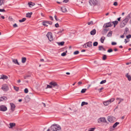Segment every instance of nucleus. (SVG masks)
Masks as SVG:
<instances>
[{"label": "nucleus", "mask_w": 131, "mask_h": 131, "mask_svg": "<svg viewBox=\"0 0 131 131\" xmlns=\"http://www.w3.org/2000/svg\"><path fill=\"white\" fill-rule=\"evenodd\" d=\"M51 129L53 131H57L60 130L61 127L58 125H52L51 127Z\"/></svg>", "instance_id": "nucleus-1"}, {"label": "nucleus", "mask_w": 131, "mask_h": 131, "mask_svg": "<svg viewBox=\"0 0 131 131\" xmlns=\"http://www.w3.org/2000/svg\"><path fill=\"white\" fill-rule=\"evenodd\" d=\"M89 4L91 6H95L97 4V1L96 0H90L89 1Z\"/></svg>", "instance_id": "nucleus-2"}, {"label": "nucleus", "mask_w": 131, "mask_h": 131, "mask_svg": "<svg viewBox=\"0 0 131 131\" xmlns=\"http://www.w3.org/2000/svg\"><path fill=\"white\" fill-rule=\"evenodd\" d=\"M46 36L50 41H51L53 40L52 33L51 32H48L46 35Z\"/></svg>", "instance_id": "nucleus-3"}, {"label": "nucleus", "mask_w": 131, "mask_h": 131, "mask_svg": "<svg viewBox=\"0 0 131 131\" xmlns=\"http://www.w3.org/2000/svg\"><path fill=\"white\" fill-rule=\"evenodd\" d=\"M49 84L52 86V87H56L57 89L58 88L59 85L57 84V83L54 81H52L50 82Z\"/></svg>", "instance_id": "nucleus-4"}, {"label": "nucleus", "mask_w": 131, "mask_h": 131, "mask_svg": "<svg viewBox=\"0 0 131 131\" xmlns=\"http://www.w3.org/2000/svg\"><path fill=\"white\" fill-rule=\"evenodd\" d=\"M113 25V24L112 22H110L105 24L103 26V27L106 28L112 26Z\"/></svg>", "instance_id": "nucleus-5"}, {"label": "nucleus", "mask_w": 131, "mask_h": 131, "mask_svg": "<svg viewBox=\"0 0 131 131\" xmlns=\"http://www.w3.org/2000/svg\"><path fill=\"white\" fill-rule=\"evenodd\" d=\"M115 118L113 116H110L108 117L107 120L110 122L113 123L114 121Z\"/></svg>", "instance_id": "nucleus-6"}, {"label": "nucleus", "mask_w": 131, "mask_h": 131, "mask_svg": "<svg viewBox=\"0 0 131 131\" xmlns=\"http://www.w3.org/2000/svg\"><path fill=\"white\" fill-rule=\"evenodd\" d=\"M98 123H106V121L105 118L101 117L98 119Z\"/></svg>", "instance_id": "nucleus-7"}, {"label": "nucleus", "mask_w": 131, "mask_h": 131, "mask_svg": "<svg viewBox=\"0 0 131 131\" xmlns=\"http://www.w3.org/2000/svg\"><path fill=\"white\" fill-rule=\"evenodd\" d=\"M10 104L11 107L10 109L12 112H13L15 110L16 106L13 103H10Z\"/></svg>", "instance_id": "nucleus-8"}, {"label": "nucleus", "mask_w": 131, "mask_h": 131, "mask_svg": "<svg viewBox=\"0 0 131 131\" xmlns=\"http://www.w3.org/2000/svg\"><path fill=\"white\" fill-rule=\"evenodd\" d=\"M1 89L4 91H7L8 89V87L6 84H3L2 85Z\"/></svg>", "instance_id": "nucleus-9"}, {"label": "nucleus", "mask_w": 131, "mask_h": 131, "mask_svg": "<svg viewBox=\"0 0 131 131\" xmlns=\"http://www.w3.org/2000/svg\"><path fill=\"white\" fill-rule=\"evenodd\" d=\"M7 110V107L4 105H2L0 106V111H5Z\"/></svg>", "instance_id": "nucleus-10"}, {"label": "nucleus", "mask_w": 131, "mask_h": 131, "mask_svg": "<svg viewBox=\"0 0 131 131\" xmlns=\"http://www.w3.org/2000/svg\"><path fill=\"white\" fill-rule=\"evenodd\" d=\"M1 77L0 78V79H3L4 80L7 79L8 77L7 76L4 74H2L1 75Z\"/></svg>", "instance_id": "nucleus-11"}, {"label": "nucleus", "mask_w": 131, "mask_h": 131, "mask_svg": "<svg viewBox=\"0 0 131 131\" xmlns=\"http://www.w3.org/2000/svg\"><path fill=\"white\" fill-rule=\"evenodd\" d=\"M109 29L106 28H104L103 29V30L102 32V34H105L107 32V31H108Z\"/></svg>", "instance_id": "nucleus-12"}, {"label": "nucleus", "mask_w": 131, "mask_h": 131, "mask_svg": "<svg viewBox=\"0 0 131 131\" xmlns=\"http://www.w3.org/2000/svg\"><path fill=\"white\" fill-rule=\"evenodd\" d=\"M61 10L63 12H66L67 11V9L65 6H63L61 8Z\"/></svg>", "instance_id": "nucleus-13"}, {"label": "nucleus", "mask_w": 131, "mask_h": 131, "mask_svg": "<svg viewBox=\"0 0 131 131\" xmlns=\"http://www.w3.org/2000/svg\"><path fill=\"white\" fill-rule=\"evenodd\" d=\"M15 124L13 123H10L9 124L10 126L9 127V128H12L13 127L15 126Z\"/></svg>", "instance_id": "nucleus-14"}, {"label": "nucleus", "mask_w": 131, "mask_h": 131, "mask_svg": "<svg viewBox=\"0 0 131 131\" xmlns=\"http://www.w3.org/2000/svg\"><path fill=\"white\" fill-rule=\"evenodd\" d=\"M96 30L94 29L90 32V34L91 35H94L96 34Z\"/></svg>", "instance_id": "nucleus-15"}, {"label": "nucleus", "mask_w": 131, "mask_h": 131, "mask_svg": "<svg viewBox=\"0 0 131 131\" xmlns=\"http://www.w3.org/2000/svg\"><path fill=\"white\" fill-rule=\"evenodd\" d=\"M86 44L88 47H91L92 46V42L91 41H89L87 42Z\"/></svg>", "instance_id": "nucleus-16"}, {"label": "nucleus", "mask_w": 131, "mask_h": 131, "mask_svg": "<svg viewBox=\"0 0 131 131\" xmlns=\"http://www.w3.org/2000/svg\"><path fill=\"white\" fill-rule=\"evenodd\" d=\"M7 98L6 97L4 96L1 97H0V101L6 100Z\"/></svg>", "instance_id": "nucleus-17"}, {"label": "nucleus", "mask_w": 131, "mask_h": 131, "mask_svg": "<svg viewBox=\"0 0 131 131\" xmlns=\"http://www.w3.org/2000/svg\"><path fill=\"white\" fill-rule=\"evenodd\" d=\"M12 61L15 64L19 65V63L18 62L17 60L16 59H12Z\"/></svg>", "instance_id": "nucleus-18"}, {"label": "nucleus", "mask_w": 131, "mask_h": 131, "mask_svg": "<svg viewBox=\"0 0 131 131\" xmlns=\"http://www.w3.org/2000/svg\"><path fill=\"white\" fill-rule=\"evenodd\" d=\"M110 103L108 100L104 101L103 102L105 106H107Z\"/></svg>", "instance_id": "nucleus-19"}, {"label": "nucleus", "mask_w": 131, "mask_h": 131, "mask_svg": "<svg viewBox=\"0 0 131 131\" xmlns=\"http://www.w3.org/2000/svg\"><path fill=\"white\" fill-rule=\"evenodd\" d=\"M32 14V12L28 13L26 14V17H28L30 18Z\"/></svg>", "instance_id": "nucleus-20"}, {"label": "nucleus", "mask_w": 131, "mask_h": 131, "mask_svg": "<svg viewBox=\"0 0 131 131\" xmlns=\"http://www.w3.org/2000/svg\"><path fill=\"white\" fill-rule=\"evenodd\" d=\"M129 30L128 28L127 27H126L125 29L124 32V34L126 35L127 34L128 32H129Z\"/></svg>", "instance_id": "nucleus-21"}, {"label": "nucleus", "mask_w": 131, "mask_h": 131, "mask_svg": "<svg viewBox=\"0 0 131 131\" xmlns=\"http://www.w3.org/2000/svg\"><path fill=\"white\" fill-rule=\"evenodd\" d=\"M103 50L104 51H105V49L103 48L102 46H99V50Z\"/></svg>", "instance_id": "nucleus-22"}, {"label": "nucleus", "mask_w": 131, "mask_h": 131, "mask_svg": "<svg viewBox=\"0 0 131 131\" xmlns=\"http://www.w3.org/2000/svg\"><path fill=\"white\" fill-rule=\"evenodd\" d=\"M116 100H119V102H118V104H120L121 102L123 101L124 100L123 99H121V98H118V97L116 99Z\"/></svg>", "instance_id": "nucleus-23"}, {"label": "nucleus", "mask_w": 131, "mask_h": 131, "mask_svg": "<svg viewBox=\"0 0 131 131\" xmlns=\"http://www.w3.org/2000/svg\"><path fill=\"white\" fill-rule=\"evenodd\" d=\"M44 23H46V24L51 25L52 24V22L50 21H44Z\"/></svg>", "instance_id": "nucleus-24"}, {"label": "nucleus", "mask_w": 131, "mask_h": 131, "mask_svg": "<svg viewBox=\"0 0 131 131\" xmlns=\"http://www.w3.org/2000/svg\"><path fill=\"white\" fill-rule=\"evenodd\" d=\"M26 59L25 57H22L21 59V62L23 63H25L26 62Z\"/></svg>", "instance_id": "nucleus-25"}, {"label": "nucleus", "mask_w": 131, "mask_h": 131, "mask_svg": "<svg viewBox=\"0 0 131 131\" xmlns=\"http://www.w3.org/2000/svg\"><path fill=\"white\" fill-rule=\"evenodd\" d=\"M28 4L30 7H31L32 6H34L35 4L34 3L30 2H29Z\"/></svg>", "instance_id": "nucleus-26"}, {"label": "nucleus", "mask_w": 131, "mask_h": 131, "mask_svg": "<svg viewBox=\"0 0 131 131\" xmlns=\"http://www.w3.org/2000/svg\"><path fill=\"white\" fill-rule=\"evenodd\" d=\"M119 124V123L118 122H116L113 125V128H115Z\"/></svg>", "instance_id": "nucleus-27"}, {"label": "nucleus", "mask_w": 131, "mask_h": 131, "mask_svg": "<svg viewBox=\"0 0 131 131\" xmlns=\"http://www.w3.org/2000/svg\"><path fill=\"white\" fill-rule=\"evenodd\" d=\"M112 31H111L109 32L107 35V36L108 37H111L112 36Z\"/></svg>", "instance_id": "nucleus-28"}, {"label": "nucleus", "mask_w": 131, "mask_h": 131, "mask_svg": "<svg viewBox=\"0 0 131 131\" xmlns=\"http://www.w3.org/2000/svg\"><path fill=\"white\" fill-rule=\"evenodd\" d=\"M126 77L128 78V80L129 81L131 80V77L130 75H128V74L127 73L126 75Z\"/></svg>", "instance_id": "nucleus-29"}, {"label": "nucleus", "mask_w": 131, "mask_h": 131, "mask_svg": "<svg viewBox=\"0 0 131 131\" xmlns=\"http://www.w3.org/2000/svg\"><path fill=\"white\" fill-rule=\"evenodd\" d=\"M105 38L104 36L102 37L100 39L102 43H103Z\"/></svg>", "instance_id": "nucleus-30"}, {"label": "nucleus", "mask_w": 131, "mask_h": 131, "mask_svg": "<svg viewBox=\"0 0 131 131\" xmlns=\"http://www.w3.org/2000/svg\"><path fill=\"white\" fill-rule=\"evenodd\" d=\"M118 23V22L117 21H113L112 23V24H113L114 25V27H115V26Z\"/></svg>", "instance_id": "nucleus-31"}, {"label": "nucleus", "mask_w": 131, "mask_h": 131, "mask_svg": "<svg viewBox=\"0 0 131 131\" xmlns=\"http://www.w3.org/2000/svg\"><path fill=\"white\" fill-rule=\"evenodd\" d=\"M64 43V41H62L59 42H58V45L59 46H63V45Z\"/></svg>", "instance_id": "nucleus-32"}, {"label": "nucleus", "mask_w": 131, "mask_h": 131, "mask_svg": "<svg viewBox=\"0 0 131 131\" xmlns=\"http://www.w3.org/2000/svg\"><path fill=\"white\" fill-rule=\"evenodd\" d=\"M124 21H122L120 24V27H123L125 25V24L123 23Z\"/></svg>", "instance_id": "nucleus-33"}, {"label": "nucleus", "mask_w": 131, "mask_h": 131, "mask_svg": "<svg viewBox=\"0 0 131 131\" xmlns=\"http://www.w3.org/2000/svg\"><path fill=\"white\" fill-rule=\"evenodd\" d=\"M26 19V18H23L21 20H19V21L20 23H22L25 21Z\"/></svg>", "instance_id": "nucleus-34"}, {"label": "nucleus", "mask_w": 131, "mask_h": 131, "mask_svg": "<svg viewBox=\"0 0 131 131\" xmlns=\"http://www.w3.org/2000/svg\"><path fill=\"white\" fill-rule=\"evenodd\" d=\"M67 51H66L63 52L61 54V56H64L66 55V53Z\"/></svg>", "instance_id": "nucleus-35"}, {"label": "nucleus", "mask_w": 131, "mask_h": 131, "mask_svg": "<svg viewBox=\"0 0 131 131\" xmlns=\"http://www.w3.org/2000/svg\"><path fill=\"white\" fill-rule=\"evenodd\" d=\"M88 104V103L87 102H82L81 104V106H83L84 105H87Z\"/></svg>", "instance_id": "nucleus-36"}, {"label": "nucleus", "mask_w": 131, "mask_h": 131, "mask_svg": "<svg viewBox=\"0 0 131 131\" xmlns=\"http://www.w3.org/2000/svg\"><path fill=\"white\" fill-rule=\"evenodd\" d=\"M115 100V99L114 98H112L108 100L110 102V103H111L112 102H113Z\"/></svg>", "instance_id": "nucleus-37"}, {"label": "nucleus", "mask_w": 131, "mask_h": 131, "mask_svg": "<svg viewBox=\"0 0 131 131\" xmlns=\"http://www.w3.org/2000/svg\"><path fill=\"white\" fill-rule=\"evenodd\" d=\"M107 57L105 55H103V57L102 58L103 60H105L106 59Z\"/></svg>", "instance_id": "nucleus-38"}, {"label": "nucleus", "mask_w": 131, "mask_h": 131, "mask_svg": "<svg viewBox=\"0 0 131 131\" xmlns=\"http://www.w3.org/2000/svg\"><path fill=\"white\" fill-rule=\"evenodd\" d=\"M95 128V127L90 128L89 129L88 131H94Z\"/></svg>", "instance_id": "nucleus-39"}, {"label": "nucleus", "mask_w": 131, "mask_h": 131, "mask_svg": "<svg viewBox=\"0 0 131 131\" xmlns=\"http://www.w3.org/2000/svg\"><path fill=\"white\" fill-rule=\"evenodd\" d=\"M98 44V43L97 42H94L93 43V45L94 46H97Z\"/></svg>", "instance_id": "nucleus-40"}, {"label": "nucleus", "mask_w": 131, "mask_h": 131, "mask_svg": "<svg viewBox=\"0 0 131 131\" xmlns=\"http://www.w3.org/2000/svg\"><path fill=\"white\" fill-rule=\"evenodd\" d=\"M4 2V0H0V5L1 6L2 4H3Z\"/></svg>", "instance_id": "nucleus-41"}, {"label": "nucleus", "mask_w": 131, "mask_h": 131, "mask_svg": "<svg viewBox=\"0 0 131 131\" xmlns=\"http://www.w3.org/2000/svg\"><path fill=\"white\" fill-rule=\"evenodd\" d=\"M86 89H82L81 92V93H84L86 91Z\"/></svg>", "instance_id": "nucleus-42"}, {"label": "nucleus", "mask_w": 131, "mask_h": 131, "mask_svg": "<svg viewBox=\"0 0 131 131\" xmlns=\"http://www.w3.org/2000/svg\"><path fill=\"white\" fill-rule=\"evenodd\" d=\"M14 89L17 91H18L19 90V88L18 87L14 86Z\"/></svg>", "instance_id": "nucleus-43"}, {"label": "nucleus", "mask_w": 131, "mask_h": 131, "mask_svg": "<svg viewBox=\"0 0 131 131\" xmlns=\"http://www.w3.org/2000/svg\"><path fill=\"white\" fill-rule=\"evenodd\" d=\"M88 25H93V21H91L90 22H88Z\"/></svg>", "instance_id": "nucleus-44"}, {"label": "nucleus", "mask_w": 131, "mask_h": 131, "mask_svg": "<svg viewBox=\"0 0 131 131\" xmlns=\"http://www.w3.org/2000/svg\"><path fill=\"white\" fill-rule=\"evenodd\" d=\"M52 88V86L50 85H47L46 89L47 88Z\"/></svg>", "instance_id": "nucleus-45"}, {"label": "nucleus", "mask_w": 131, "mask_h": 131, "mask_svg": "<svg viewBox=\"0 0 131 131\" xmlns=\"http://www.w3.org/2000/svg\"><path fill=\"white\" fill-rule=\"evenodd\" d=\"M42 25L43 26H46V27L48 26V24H46V23H44V21L42 22Z\"/></svg>", "instance_id": "nucleus-46"}, {"label": "nucleus", "mask_w": 131, "mask_h": 131, "mask_svg": "<svg viewBox=\"0 0 131 131\" xmlns=\"http://www.w3.org/2000/svg\"><path fill=\"white\" fill-rule=\"evenodd\" d=\"M128 18H125L124 20H123V21H125V23H126V24L127 23V22L128 21Z\"/></svg>", "instance_id": "nucleus-47"}, {"label": "nucleus", "mask_w": 131, "mask_h": 131, "mask_svg": "<svg viewBox=\"0 0 131 131\" xmlns=\"http://www.w3.org/2000/svg\"><path fill=\"white\" fill-rule=\"evenodd\" d=\"M63 29H60L59 31L58 32V34H60V33L62 32L63 31Z\"/></svg>", "instance_id": "nucleus-48"}, {"label": "nucleus", "mask_w": 131, "mask_h": 131, "mask_svg": "<svg viewBox=\"0 0 131 131\" xmlns=\"http://www.w3.org/2000/svg\"><path fill=\"white\" fill-rule=\"evenodd\" d=\"M79 53V52L78 51H75L74 53V54L75 55H76L78 54Z\"/></svg>", "instance_id": "nucleus-49"}, {"label": "nucleus", "mask_w": 131, "mask_h": 131, "mask_svg": "<svg viewBox=\"0 0 131 131\" xmlns=\"http://www.w3.org/2000/svg\"><path fill=\"white\" fill-rule=\"evenodd\" d=\"M28 91L27 89L26 88L24 90V92L25 93H27L28 92Z\"/></svg>", "instance_id": "nucleus-50"}, {"label": "nucleus", "mask_w": 131, "mask_h": 131, "mask_svg": "<svg viewBox=\"0 0 131 131\" xmlns=\"http://www.w3.org/2000/svg\"><path fill=\"white\" fill-rule=\"evenodd\" d=\"M106 81L105 80H102L100 83V84H103V83H105L106 82Z\"/></svg>", "instance_id": "nucleus-51"}, {"label": "nucleus", "mask_w": 131, "mask_h": 131, "mask_svg": "<svg viewBox=\"0 0 131 131\" xmlns=\"http://www.w3.org/2000/svg\"><path fill=\"white\" fill-rule=\"evenodd\" d=\"M54 17L56 20L58 21H60V20L57 18V17L56 15H55L54 16Z\"/></svg>", "instance_id": "nucleus-52"}, {"label": "nucleus", "mask_w": 131, "mask_h": 131, "mask_svg": "<svg viewBox=\"0 0 131 131\" xmlns=\"http://www.w3.org/2000/svg\"><path fill=\"white\" fill-rule=\"evenodd\" d=\"M112 51H113V50H112V49H108L107 51V52H109V53L112 52Z\"/></svg>", "instance_id": "nucleus-53"}, {"label": "nucleus", "mask_w": 131, "mask_h": 131, "mask_svg": "<svg viewBox=\"0 0 131 131\" xmlns=\"http://www.w3.org/2000/svg\"><path fill=\"white\" fill-rule=\"evenodd\" d=\"M131 37V35H129L126 36V38L127 39L130 38Z\"/></svg>", "instance_id": "nucleus-54"}, {"label": "nucleus", "mask_w": 131, "mask_h": 131, "mask_svg": "<svg viewBox=\"0 0 131 131\" xmlns=\"http://www.w3.org/2000/svg\"><path fill=\"white\" fill-rule=\"evenodd\" d=\"M116 44V43L115 42H113L112 43V45H115Z\"/></svg>", "instance_id": "nucleus-55"}, {"label": "nucleus", "mask_w": 131, "mask_h": 131, "mask_svg": "<svg viewBox=\"0 0 131 131\" xmlns=\"http://www.w3.org/2000/svg\"><path fill=\"white\" fill-rule=\"evenodd\" d=\"M113 5L115 6H116L117 5V2H115L113 4Z\"/></svg>", "instance_id": "nucleus-56"}, {"label": "nucleus", "mask_w": 131, "mask_h": 131, "mask_svg": "<svg viewBox=\"0 0 131 131\" xmlns=\"http://www.w3.org/2000/svg\"><path fill=\"white\" fill-rule=\"evenodd\" d=\"M0 12H5V10L4 9H0Z\"/></svg>", "instance_id": "nucleus-57"}, {"label": "nucleus", "mask_w": 131, "mask_h": 131, "mask_svg": "<svg viewBox=\"0 0 131 131\" xmlns=\"http://www.w3.org/2000/svg\"><path fill=\"white\" fill-rule=\"evenodd\" d=\"M69 0H64L63 2L65 3H67L68 2Z\"/></svg>", "instance_id": "nucleus-58"}, {"label": "nucleus", "mask_w": 131, "mask_h": 131, "mask_svg": "<svg viewBox=\"0 0 131 131\" xmlns=\"http://www.w3.org/2000/svg\"><path fill=\"white\" fill-rule=\"evenodd\" d=\"M13 26L15 28L17 27V26L16 24H15L13 25Z\"/></svg>", "instance_id": "nucleus-59"}, {"label": "nucleus", "mask_w": 131, "mask_h": 131, "mask_svg": "<svg viewBox=\"0 0 131 131\" xmlns=\"http://www.w3.org/2000/svg\"><path fill=\"white\" fill-rule=\"evenodd\" d=\"M59 25L58 23H57L55 24V26L56 27H58Z\"/></svg>", "instance_id": "nucleus-60"}, {"label": "nucleus", "mask_w": 131, "mask_h": 131, "mask_svg": "<svg viewBox=\"0 0 131 131\" xmlns=\"http://www.w3.org/2000/svg\"><path fill=\"white\" fill-rule=\"evenodd\" d=\"M103 89H104V88L103 87H102L101 88H100L99 89V92H101V90H102Z\"/></svg>", "instance_id": "nucleus-61"}, {"label": "nucleus", "mask_w": 131, "mask_h": 131, "mask_svg": "<svg viewBox=\"0 0 131 131\" xmlns=\"http://www.w3.org/2000/svg\"><path fill=\"white\" fill-rule=\"evenodd\" d=\"M30 76L29 75H27L26 76H25L24 77V79H26L27 77H29Z\"/></svg>", "instance_id": "nucleus-62"}, {"label": "nucleus", "mask_w": 131, "mask_h": 131, "mask_svg": "<svg viewBox=\"0 0 131 131\" xmlns=\"http://www.w3.org/2000/svg\"><path fill=\"white\" fill-rule=\"evenodd\" d=\"M86 43H85L83 45V47H84L85 48H87V47H88L87 46V45H86Z\"/></svg>", "instance_id": "nucleus-63"}, {"label": "nucleus", "mask_w": 131, "mask_h": 131, "mask_svg": "<svg viewBox=\"0 0 131 131\" xmlns=\"http://www.w3.org/2000/svg\"><path fill=\"white\" fill-rule=\"evenodd\" d=\"M78 84L79 85L82 84V82L81 81H79L78 83Z\"/></svg>", "instance_id": "nucleus-64"}]
</instances>
